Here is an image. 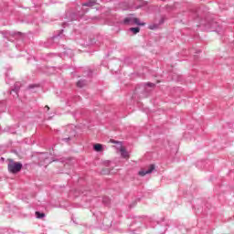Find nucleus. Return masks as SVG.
<instances>
[{
    "instance_id": "7ed1b4c3",
    "label": "nucleus",
    "mask_w": 234,
    "mask_h": 234,
    "mask_svg": "<svg viewBox=\"0 0 234 234\" xmlns=\"http://www.w3.org/2000/svg\"><path fill=\"white\" fill-rule=\"evenodd\" d=\"M50 156V154L48 153H41L39 155H38V160L40 162V164H52V161H50L48 159V157Z\"/></svg>"
},
{
    "instance_id": "4be33fe9",
    "label": "nucleus",
    "mask_w": 234,
    "mask_h": 234,
    "mask_svg": "<svg viewBox=\"0 0 234 234\" xmlns=\"http://www.w3.org/2000/svg\"><path fill=\"white\" fill-rule=\"evenodd\" d=\"M35 87H37V85L36 84H31L28 86V89H35Z\"/></svg>"
},
{
    "instance_id": "4468645a",
    "label": "nucleus",
    "mask_w": 234,
    "mask_h": 234,
    "mask_svg": "<svg viewBox=\"0 0 234 234\" xmlns=\"http://www.w3.org/2000/svg\"><path fill=\"white\" fill-rule=\"evenodd\" d=\"M133 25H137V27H145V22H140V18L134 17Z\"/></svg>"
},
{
    "instance_id": "dca6fc26",
    "label": "nucleus",
    "mask_w": 234,
    "mask_h": 234,
    "mask_svg": "<svg viewBox=\"0 0 234 234\" xmlns=\"http://www.w3.org/2000/svg\"><path fill=\"white\" fill-rule=\"evenodd\" d=\"M102 204H104V206H109L111 204V198L104 197L102 198Z\"/></svg>"
},
{
    "instance_id": "f3484780",
    "label": "nucleus",
    "mask_w": 234,
    "mask_h": 234,
    "mask_svg": "<svg viewBox=\"0 0 234 234\" xmlns=\"http://www.w3.org/2000/svg\"><path fill=\"white\" fill-rule=\"evenodd\" d=\"M35 215H36L37 218H45V213H43V212L36 211Z\"/></svg>"
},
{
    "instance_id": "a878e982",
    "label": "nucleus",
    "mask_w": 234,
    "mask_h": 234,
    "mask_svg": "<svg viewBox=\"0 0 234 234\" xmlns=\"http://www.w3.org/2000/svg\"><path fill=\"white\" fill-rule=\"evenodd\" d=\"M45 109H47L48 111H50V107L48 106H45Z\"/></svg>"
},
{
    "instance_id": "ddd939ff",
    "label": "nucleus",
    "mask_w": 234,
    "mask_h": 234,
    "mask_svg": "<svg viewBox=\"0 0 234 234\" xmlns=\"http://www.w3.org/2000/svg\"><path fill=\"white\" fill-rule=\"evenodd\" d=\"M93 149L96 151V153H101V151H103V145L101 144H95L93 145Z\"/></svg>"
},
{
    "instance_id": "9d476101",
    "label": "nucleus",
    "mask_w": 234,
    "mask_h": 234,
    "mask_svg": "<svg viewBox=\"0 0 234 234\" xmlns=\"http://www.w3.org/2000/svg\"><path fill=\"white\" fill-rule=\"evenodd\" d=\"M120 153L122 158H129V152H127V149H125V147L121 146Z\"/></svg>"
},
{
    "instance_id": "cd10ccee",
    "label": "nucleus",
    "mask_w": 234,
    "mask_h": 234,
    "mask_svg": "<svg viewBox=\"0 0 234 234\" xmlns=\"http://www.w3.org/2000/svg\"><path fill=\"white\" fill-rule=\"evenodd\" d=\"M196 54H200V50H197V51H196Z\"/></svg>"
},
{
    "instance_id": "39448f33",
    "label": "nucleus",
    "mask_w": 234,
    "mask_h": 234,
    "mask_svg": "<svg viewBox=\"0 0 234 234\" xmlns=\"http://www.w3.org/2000/svg\"><path fill=\"white\" fill-rule=\"evenodd\" d=\"M19 90H21V82H16L14 84V87L10 90V94H12V92H15L14 96H16V98H19Z\"/></svg>"
},
{
    "instance_id": "9b49d317",
    "label": "nucleus",
    "mask_w": 234,
    "mask_h": 234,
    "mask_svg": "<svg viewBox=\"0 0 234 234\" xmlns=\"http://www.w3.org/2000/svg\"><path fill=\"white\" fill-rule=\"evenodd\" d=\"M77 87L79 89H83V87H87V80L80 79L77 82Z\"/></svg>"
},
{
    "instance_id": "f257e3e1",
    "label": "nucleus",
    "mask_w": 234,
    "mask_h": 234,
    "mask_svg": "<svg viewBox=\"0 0 234 234\" xmlns=\"http://www.w3.org/2000/svg\"><path fill=\"white\" fill-rule=\"evenodd\" d=\"M200 27H204L205 30H210V32H217V34L222 35L224 34V29L222 26H220L215 20H210L207 23H201Z\"/></svg>"
},
{
    "instance_id": "f8f14e48",
    "label": "nucleus",
    "mask_w": 234,
    "mask_h": 234,
    "mask_svg": "<svg viewBox=\"0 0 234 234\" xmlns=\"http://www.w3.org/2000/svg\"><path fill=\"white\" fill-rule=\"evenodd\" d=\"M63 32H64L63 29L55 32L52 37V39H58V37H63Z\"/></svg>"
},
{
    "instance_id": "bb28decb",
    "label": "nucleus",
    "mask_w": 234,
    "mask_h": 234,
    "mask_svg": "<svg viewBox=\"0 0 234 234\" xmlns=\"http://www.w3.org/2000/svg\"><path fill=\"white\" fill-rule=\"evenodd\" d=\"M166 8H169V10H173V6H166Z\"/></svg>"
},
{
    "instance_id": "f03ea898",
    "label": "nucleus",
    "mask_w": 234,
    "mask_h": 234,
    "mask_svg": "<svg viewBox=\"0 0 234 234\" xmlns=\"http://www.w3.org/2000/svg\"><path fill=\"white\" fill-rule=\"evenodd\" d=\"M8 165H7V170L12 174V175H17L22 169H23V164L19 162L14 161V159H9L8 160Z\"/></svg>"
},
{
    "instance_id": "6ab92c4d",
    "label": "nucleus",
    "mask_w": 234,
    "mask_h": 234,
    "mask_svg": "<svg viewBox=\"0 0 234 234\" xmlns=\"http://www.w3.org/2000/svg\"><path fill=\"white\" fill-rule=\"evenodd\" d=\"M145 86H146V87H151V88H153V87H156V84L152 83V82H147V83L145 84Z\"/></svg>"
},
{
    "instance_id": "1a4fd4ad",
    "label": "nucleus",
    "mask_w": 234,
    "mask_h": 234,
    "mask_svg": "<svg viewBox=\"0 0 234 234\" xmlns=\"http://www.w3.org/2000/svg\"><path fill=\"white\" fill-rule=\"evenodd\" d=\"M191 17H193V19H198V17H200V9H192Z\"/></svg>"
},
{
    "instance_id": "412c9836",
    "label": "nucleus",
    "mask_w": 234,
    "mask_h": 234,
    "mask_svg": "<svg viewBox=\"0 0 234 234\" xmlns=\"http://www.w3.org/2000/svg\"><path fill=\"white\" fill-rule=\"evenodd\" d=\"M0 34H2V36H4V37L6 38V35H7L8 33L5 32V31H2V32H0Z\"/></svg>"
},
{
    "instance_id": "0eeeda50",
    "label": "nucleus",
    "mask_w": 234,
    "mask_h": 234,
    "mask_svg": "<svg viewBox=\"0 0 234 234\" xmlns=\"http://www.w3.org/2000/svg\"><path fill=\"white\" fill-rule=\"evenodd\" d=\"M133 15H130L129 16H126L123 21L122 25H134V16Z\"/></svg>"
},
{
    "instance_id": "393cba45",
    "label": "nucleus",
    "mask_w": 234,
    "mask_h": 234,
    "mask_svg": "<svg viewBox=\"0 0 234 234\" xmlns=\"http://www.w3.org/2000/svg\"><path fill=\"white\" fill-rule=\"evenodd\" d=\"M21 32H16V33H14L13 36H21Z\"/></svg>"
},
{
    "instance_id": "423d86ee",
    "label": "nucleus",
    "mask_w": 234,
    "mask_h": 234,
    "mask_svg": "<svg viewBox=\"0 0 234 234\" xmlns=\"http://www.w3.org/2000/svg\"><path fill=\"white\" fill-rule=\"evenodd\" d=\"M154 168H155L154 165H150L149 169L141 170V171H139L138 175H139V176H145V175H151V173H153V170Z\"/></svg>"
},
{
    "instance_id": "2eb2a0df",
    "label": "nucleus",
    "mask_w": 234,
    "mask_h": 234,
    "mask_svg": "<svg viewBox=\"0 0 234 234\" xmlns=\"http://www.w3.org/2000/svg\"><path fill=\"white\" fill-rule=\"evenodd\" d=\"M130 32H133V34L136 35L140 32V27H130L129 28Z\"/></svg>"
},
{
    "instance_id": "6e6552de",
    "label": "nucleus",
    "mask_w": 234,
    "mask_h": 234,
    "mask_svg": "<svg viewBox=\"0 0 234 234\" xmlns=\"http://www.w3.org/2000/svg\"><path fill=\"white\" fill-rule=\"evenodd\" d=\"M98 5V0H89L88 2H85L82 4V6H88V7H92L96 6Z\"/></svg>"
},
{
    "instance_id": "20e7f679",
    "label": "nucleus",
    "mask_w": 234,
    "mask_h": 234,
    "mask_svg": "<svg viewBox=\"0 0 234 234\" xmlns=\"http://www.w3.org/2000/svg\"><path fill=\"white\" fill-rule=\"evenodd\" d=\"M165 23V17L162 16L158 22V24H152L148 27L149 30H158L160 28L161 25H164Z\"/></svg>"
},
{
    "instance_id": "a211bd4d",
    "label": "nucleus",
    "mask_w": 234,
    "mask_h": 234,
    "mask_svg": "<svg viewBox=\"0 0 234 234\" xmlns=\"http://www.w3.org/2000/svg\"><path fill=\"white\" fill-rule=\"evenodd\" d=\"M143 6H145V2H140V4L135 6V10L142 8Z\"/></svg>"
},
{
    "instance_id": "aec40b11",
    "label": "nucleus",
    "mask_w": 234,
    "mask_h": 234,
    "mask_svg": "<svg viewBox=\"0 0 234 234\" xmlns=\"http://www.w3.org/2000/svg\"><path fill=\"white\" fill-rule=\"evenodd\" d=\"M112 144H119L120 145H122V142L120 141H114V140H111Z\"/></svg>"
},
{
    "instance_id": "5701e85b",
    "label": "nucleus",
    "mask_w": 234,
    "mask_h": 234,
    "mask_svg": "<svg viewBox=\"0 0 234 234\" xmlns=\"http://www.w3.org/2000/svg\"><path fill=\"white\" fill-rule=\"evenodd\" d=\"M71 138L70 137H68V138H64L62 139L63 142H70Z\"/></svg>"
},
{
    "instance_id": "b1692460",
    "label": "nucleus",
    "mask_w": 234,
    "mask_h": 234,
    "mask_svg": "<svg viewBox=\"0 0 234 234\" xmlns=\"http://www.w3.org/2000/svg\"><path fill=\"white\" fill-rule=\"evenodd\" d=\"M62 27H63V28H65V27H69V23H67V22L62 23Z\"/></svg>"
}]
</instances>
